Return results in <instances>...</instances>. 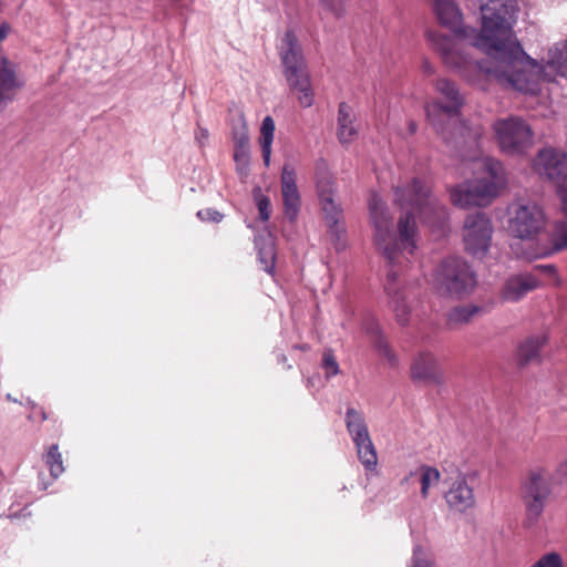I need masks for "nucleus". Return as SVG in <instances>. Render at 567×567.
I'll use <instances>...</instances> for the list:
<instances>
[{"instance_id": "31", "label": "nucleus", "mask_w": 567, "mask_h": 567, "mask_svg": "<svg viewBox=\"0 0 567 567\" xmlns=\"http://www.w3.org/2000/svg\"><path fill=\"white\" fill-rule=\"evenodd\" d=\"M234 161L238 173L247 176L250 165V146L234 147Z\"/></svg>"}, {"instance_id": "35", "label": "nucleus", "mask_w": 567, "mask_h": 567, "mask_svg": "<svg viewBox=\"0 0 567 567\" xmlns=\"http://www.w3.org/2000/svg\"><path fill=\"white\" fill-rule=\"evenodd\" d=\"M298 100V103L301 107L308 109L315 103V93L312 90V84H308L306 86L299 87L296 91H292Z\"/></svg>"}, {"instance_id": "45", "label": "nucleus", "mask_w": 567, "mask_h": 567, "mask_svg": "<svg viewBox=\"0 0 567 567\" xmlns=\"http://www.w3.org/2000/svg\"><path fill=\"white\" fill-rule=\"evenodd\" d=\"M543 269L548 270V271H554V268L551 266H545V267H543Z\"/></svg>"}, {"instance_id": "26", "label": "nucleus", "mask_w": 567, "mask_h": 567, "mask_svg": "<svg viewBox=\"0 0 567 567\" xmlns=\"http://www.w3.org/2000/svg\"><path fill=\"white\" fill-rule=\"evenodd\" d=\"M230 134L234 147L250 146V137L246 118L241 112H238L230 123Z\"/></svg>"}, {"instance_id": "47", "label": "nucleus", "mask_w": 567, "mask_h": 567, "mask_svg": "<svg viewBox=\"0 0 567 567\" xmlns=\"http://www.w3.org/2000/svg\"><path fill=\"white\" fill-rule=\"evenodd\" d=\"M280 361L285 362V361H286V357H285V355H282V357L280 358Z\"/></svg>"}, {"instance_id": "25", "label": "nucleus", "mask_w": 567, "mask_h": 567, "mask_svg": "<svg viewBox=\"0 0 567 567\" xmlns=\"http://www.w3.org/2000/svg\"><path fill=\"white\" fill-rule=\"evenodd\" d=\"M230 134L234 147L250 146V137L246 118L241 112H238L230 123Z\"/></svg>"}, {"instance_id": "14", "label": "nucleus", "mask_w": 567, "mask_h": 567, "mask_svg": "<svg viewBox=\"0 0 567 567\" xmlns=\"http://www.w3.org/2000/svg\"><path fill=\"white\" fill-rule=\"evenodd\" d=\"M410 373L413 381L422 383H437L443 375L437 357L427 351L414 357Z\"/></svg>"}, {"instance_id": "18", "label": "nucleus", "mask_w": 567, "mask_h": 567, "mask_svg": "<svg viewBox=\"0 0 567 567\" xmlns=\"http://www.w3.org/2000/svg\"><path fill=\"white\" fill-rule=\"evenodd\" d=\"M538 285V280L530 274L513 275L504 282L501 299L505 302H516L529 291L536 289Z\"/></svg>"}, {"instance_id": "41", "label": "nucleus", "mask_w": 567, "mask_h": 567, "mask_svg": "<svg viewBox=\"0 0 567 567\" xmlns=\"http://www.w3.org/2000/svg\"><path fill=\"white\" fill-rule=\"evenodd\" d=\"M556 475L559 478L567 480V457L558 464L556 468Z\"/></svg>"}, {"instance_id": "46", "label": "nucleus", "mask_w": 567, "mask_h": 567, "mask_svg": "<svg viewBox=\"0 0 567 567\" xmlns=\"http://www.w3.org/2000/svg\"><path fill=\"white\" fill-rule=\"evenodd\" d=\"M307 349H308V347H307V346H302V347H301V350H303V351H306Z\"/></svg>"}, {"instance_id": "40", "label": "nucleus", "mask_w": 567, "mask_h": 567, "mask_svg": "<svg viewBox=\"0 0 567 567\" xmlns=\"http://www.w3.org/2000/svg\"><path fill=\"white\" fill-rule=\"evenodd\" d=\"M558 195L561 200V208H563L564 213L567 215V185L559 186Z\"/></svg>"}, {"instance_id": "22", "label": "nucleus", "mask_w": 567, "mask_h": 567, "mask_svg": "<svg viewBox=\"0 0 567 567\" xmlns=\"http://www.w3.org/2000/svg\"><path fill=\"white\" fill-rule=\"evenodd\" d=\"M258 259L261 268L269 275H274L276 249L275 241L270 234L259 235L255 239Z\"/></svg>"}, {"instance_id": "13", "label": "nucleus", "mask_w": 567, "mask_h": 567, "mask_svg": "<svg viewBox=\"0 0 567 567\" xmlns=\"http://www.w3.org/2000/svg\"><path fill=\"white\" fill-rule=\"evenodd\" d=\"M280 182L285 215L293 221L300 210L301 197L297 187L296 169L291 164L284 165Z\"/></svg>"}, {"instance_id": "6", "label": "nucleus", "mask_w": 567, "mask_h": 567, "mask_svg": "<svg viewBox=\"0 0 567 567\" xmlns=\"http://www.w3.org/2000/svg\"><path fill=\"white\" fill-rule=\"evenodd\" d=\"M432 284L441 295L462 298L474 290L476 277L466 261L451 257L444 259L437 266L433 274Z\"/></svg>"}, {"instance_id": "20", "label": "nucleus", "mask_w": 567, "mask_h": 567, "mask_svg": "<svg viewBox=\"0 0 567 567\" xmlns=\"http://www.w3.org/2000/svg\"><path fill=\"white\" fill-rule=\"evenodd\" d=\"M338 138L342 144L352 142L358 131L354 125V114L350 105L342 102L338 109Z\"/></svg>"}, {"instance_id": "43", "label": "nucleus", "mask_w": 567, "mask_h": 567, "mask_svg": "<svg viewBox=\"0 0 567 567\" xmlns=\"http://www.w3.org/2000/svg\"><path fill=\"white\" fill-rule=\"evenodd\" d=\"M10 32V25L7 22L0 24V41H3Z\"/></svg>"}, {"instance_id": "11", "label": "nucleus", "mask_w": 567, "mask_h": 567, "mask_svg": "<svg viewBox=\"0 0 567 567\" xmlns=\"http://www.w3.org/2000/svg\"><path fill=\"white\" fill-rule=\"evenodd\" d=\"M317 190L321 208L324 214L328 231L337 245L341 244L344 235L342 223V210L333 200L332 179L330 176H323L317 182Z\"/></svg>"}, {"instance_id": "28", "label": "nucleus", "mask_w": 567, "mask_h": 567, "mask_svg": "<svg viewBox=\"0 0 567 567\" xmlns=\"http://www.w3.org/2000/svg\"><path fill=\"white\" fill-rule=\"evenodd\" d=\"M284 75L291 91H296L299 87L311 84V79L307 64L298 68H290L288 70H284Z\"/></svg>"}, {"instance_id": "34", "label": "nucleus", "mask_w": 567, "mask_h": 567, "mask_svg": "<svg viewBox=\"0 0 567 567\" xmlns=\"http://www.w3.org/2000/svg\"><path fill=\"white\" fill-rule=\"evenodd\" d=\"M322 369L327 379L337 375L340 372L339 364L331 350H324L322 355Z\"/></svg>"}, {"instance_id": "29", "label": "nucleus", "mask_w": 567, "mask_h": 567, "mask_svg": "<svg viewBox=\"0 0 567 567\" xmlns=\"http://www.w3.org/2000/svg\"><path fill=\"white\" fill-rule=\"evenodd\" d=\"M417 474L420 476L421 495L426 498L430 489L439 484L441 474L437 468L429 465L420 466Z\"/></svg>"}, {"instance_id": "3", "label": "nucleus", "mask_w": 567, "mask_h": 567, "mask_svg": "<svg viewBox=\"0 0 567 567\" xmlns=\"http://www.w3.org/2000/svg\"><path fill=\"white\" fill-rule=\"evenodd\" d=\"M508 230L519 241L511 245L519 258L548 257L567 248V223L557 221L547 230L544 209L530 200H518L509 208Z\"/></svg>"}, {"instance_id": "12", "label": "nucleus", "mask_w": 567, "mask_h": 567, "mask_svg": "<svg viewBox=\"0 0 567 567\" xmlns=\"http://www.w3.org/2000/svg\"><path fill=\"white\" fill-rule=\"evenodd\" d=\"M533 167L540 176L559 183L567 179V153L554 148H544L538 152Z\"/></svg>"}, {"instance_id": "32", "label": "nucleus", "mask_w": 567, "mask_h": 567, "mask_svg": "<svg viewBox=\"0 0 567 567\" xmlns=\"http://www.w3.org/2000/svg\"><path fill=\"white\" fill-rule=\"evenodd\" d=\"M411 567H435L432 555L421 546H414Z\"/></svg>"}, {"instance_id": "16", "label": "nucleus", "mask_w": 567, "mask_h": 567, "mask_svg": "<svg viewBox=\"0 0 567 567\" xmlns=\"http://www.w3.org/2000/svg\"><path fill=\"white\" fill-rule=\"evenodd\" d=\"M449 507L458 513H464L475 504V497L472 487L467 484L464 476L458 475L451 483L444 494Z\"/></svg>"}, {"instance_id": "42", "label": "nucleus", "mask_w": 567, "mask_h": 567, "mask_svg": "<svg viewBox=\"0 0 567 567\" xmlns=\"http://www.w3.org/2000/svg\"><path fill=\"white\" fill-rule=\"evenodd\" d=\"M422 72L426 75H432L435 72L434 66L431 64L429 60H423L421 64Z\"/></svg>"}, {"instance_id": "38", "label": "nucleus", "mask_w": 567, "mask_h": 567, "mask_svg": "<svg viewBox=\"0 0 567 567\" xmlns=\"http://www.w3.org/2000/svg\"><path fill=\"white\" fill-rule=\"evenodd\" d=\"M209 132L207 128L198 127L195 132V138L200 146H204L208 142Z\"/></svg>"}, {"instance_id": "15", "label": "nucleus", "mask_w": 567, "mask_h": 567, "mask_svg": "<svg viewBox=\"0 0 567 567\" xmlns=\"http://www.w3.org/2000/svg\"><path fill=\"white\" fill-rule=\"evenodd\" d=\"M385 291L398 323L405 326L410 319V307L406 303L404 287L398 282V276L394 271H390L386 276Z\"/></svg>"}, {"instance_id": "24", "label": "nucleus", "mask_w": 567, "mask_h": 567, "mask_svg": "<svg viewBox=\"0 0 567 567\" xmlns=\"http://www.w3.org/2000/svg\"><path fill=\"white\" fill-rule=\"evenodd\" d=\"M368 333L373 338V344L379 355L384 358L390 365L394 367L398 364V357L389 346L385 338L382 336L380 328L377 323H372L371 327H365Z\"/></svg>"}, {"instance_id": "5", "label": "nucleus", "mask_w": 567, "mask_h": 567, "mask_svg": "<svg viewBox=\"0 0 567 567\" xmlns=\"http://www.w3.org/2000/svg\"><path fill=\"white\" fill-rule=\"evenodd\" d=\"M473 178L453 187L450 192L452 203L461 208L484 206L496 198L506 184L502 164L489 157H480L473 162Z\"/></svg>"}, {"instance_id": "23", "label": "nucleus", "mask_w": 567, "mask_h": 567, "mask_svg": "<svg viewBox=\"0 0 567 567\" xmlns=\"http://www.w3.org/2000/svg\"><path fill=\"white\" fill-rule=\"evenodd\" d=\"M276 124L270 115L264 117L260 126L259 145L261 150L262 161L266 167L270 165L272 142L275 137Z\"/></svg>"}, {"instance_id": "10", "label": "nucleus", "mask_w": 567, "mask_h": 567, "mask_svg": "<svg viewBox=\"0 0 567 567\" xmlns=\"http://www.w3.org/2000/svg\"><path fill=\"white\" fill-rule=\"evenodd\" d=\"M493 225L484 213L471 214L466 217L462 238L465 250L474 257H484L492 244Z\"/></svg>"}, {"instance_id": "30", "label": "nucleus", "mask_w": 567, "mask_h": 567, "mask_svg": "<svg viewBox=\"0 0 567 567\" xmlns=\"http://www.w3.org/2000/svg\"><path fill=\"white\" fill-rule=\"evenodd\" d=\"M44 462L53 478H58L64 472L62 455L56 444H53L49 449L48 453L44 455Z\"/></svg>"}, {"instance_id": "39", "label": "nucleus", "mask_w": 567, "mask_h": 567, "mask_svg": "<svg viewBox=\"0 0 567 567\" xmlns=\"http://www.w3.org/2000/svg\"><path fill=\"white\" fill-rule=\"evenodd\" d=\"M322 6L339 13L342 9L343 0H320Z\"/></svg>"}, {"instance_id": "9", "label": "nucleus", "mask_w": 567, "mask_h": 567, "mask_svg": "<svg viewBox=\"0 0 567 567\" xmlns=\"http://www.w3.org/2000/svg\"><path fill=\"white\" fill-rule=\"evenodd\" d=\"M493 130L499 147L506 153L520 154L533 145L532 128L519 117L498 120Z\"/></svg>"}, {"instance_id": "36", "label": "nucleus", "mask_w": 567, "mask_h": 567, "mask_svg": "<svg viewBox=\"0 0 567 567\" xmlns=\"http://www.w3.org/2000/svg\"><path fill=\"white\" fill-rule=\"evenodd\" d=\"M257 207L259 210V217L261 220L267 221L270 217V200L268 197L258 194L256 196Z\"/></svg>"}, {"instance_id": "1", "label": "nucleus", "mask_w": 567, "mask_h": 567, "mask_svg": "<svg viewBox=\"0 0 567 567\" xmlns=\"http://www.w3.org/2000/svg\"><path fill=\"white\" fill-rule=\"evenodd\" d=\"M481 30L463 25V13L454 0H435L439 22L453 31L446 35L429 31L426 38L446 68L465 82L485 90L493 79L505 87L535 95L542 82L567 79V39L555 43L545 64L523 49L513 25L518 11L516 0H478Z\"/></svg>"}, {"instance_id": "4", "label": "nucleus", "mask_w": 567, "mask_h": 567, "mask_svg": "<svg viewBox=\"0 0 567 567\" xmlns=\"http://www.w3.org/2000/svg\"><path fill=\"white\" fill-rule=\"evenodd\" d=\"M435 92L444 99V102L433 101L424 105L427 121L435 132L446 142L462 138L476 140L482 134V127H468L461 122L458 115L464 105V96L455 82L447 78H440L434 82Z\"/></svg>"}, {"instance_id": "37", "label": "nucleus", "mask_w": 567, "mask_h": 567, "mask_svg": "<svg viewBox=\"0 0 567 567\" xmlns=\"http://www.w3.org/2000/svg\"><path fill=\"white\" fill-rule=\"evenodd\" d=\"M197 217L203 221L220 223L224 215L216 209L206 208L197 213Z\"/></svg>"}, {"instance_id": "17", "label": "nucleus", "mask_w": 567, "mask_h": 567, "mask_svg": "<svg viewBox=\"0 0 567 567\" xmlns=\"http://www.w3.org/2000/svg\"><path fill=\"white\" fill-rule=\"evenodd\" d=\"M23 85L24 81L17 73L14 64L7 58H2L0 63V104L8 105L13 102Z\"/></svg>"}, {"instance_id": "44", "label": "nucleus", "mask_w": 567, "mask_h": 567, "mask_svg": "<svg viewBox=\"0 0 567 567\" xmlns=\"http://www.w3.org/2000/svg\"><path fill=\"white\" fill-rule=\"evenodd\" d=\"M410 131L414 133L416 131V124L413 122L410 124Z\"/></svg>"}, {"instance_id": "7", "label": "nucleus", "mask_w": 567, "mask_h": 567, "mask_svg": "<svg viewBox=\"0 0 567 567\" xmlns=\"http://www.w3.org/2000/svg\"><path fill=\"white\" fill-rule=\"evenodd\" d=\"M522 488L527 516L535 522L542 515L551 494V473L543 466L532 468Z\"/></svg>"}, {"instance_id": "27", "label": "nucleus", "mask_w": 567, "mask_h": 567, "mask_svg": "<svg viewBox=\"0 0 567 567\" xmlns=\"http://www.w3.org/2000/svg\"><path fill=\"white\" fill-rule=\"evenodd\" d=\"M481 311L482 308L475 305L455 307L447 313V323L450 327L466 324Z\"/></svg>"}, {"instance_id": "19", "label": "nucleus", "mask_w": 567, "mask_h": 567, "mask_svg": "<svg viewBox=\"0 0 567 567\" xmlns=\"http://www.w3.org/2000/svg\"><path fill=\"white\" fill-rule=\"evenodd\" d=\"M279 55L284 70L306 65L301 45L292 31H287L281 38Z\"/></svg>"}, {"instance_id": "8", "label": "nucleus", "mask_w": 567, "mask_h": 567, "mask_svg": "<svg viewBox=\"0 0 567 567\" xmlns=\"http://www.w3.org/2000/svg\"><path fill=\"white\" fill-rule=\"evenodd\" d=\"M344 422L347 431L354 444L357 455L367 472H375L378 466V454L371 440L364 415L349 408L346 411Z\"/></svg>"}, {"instance_id": "2", "label": "nucleus", "mask_w": 567, "mask_h": 567, "mask_svg": "<svg viewBox=\"0 0 567 567\" xmlns=\"http://www.w3.org/2000/svg\"><path fill=\"white\" fill-rule=\"evenodd\" d=\"M394 203L402 209L396 233L392 230V217L379 194L371 193L369 198L373 240L390 262L400 255L412 256L417 249L415 215L433 228H444L447 216L445 207L432 195L431 186L420 178L396 186Z\"/></svg>"}, {"instance_id": "33", "label": "nucleus", "mask_w": 567, "mask_h": 567, "mask_svg": "<svg viewBox=\"0 0 567 567\" xmlns=\"http://www.w3.org/2000/svg\"><path fill=\"white\" fill-rule=\"evenodd\" d=\"M529 567H564V560L559 553L549 551L540 556Z\"/></svg>"}, {"instance_id": "21", "label": "nucleus", "mask_w": 567, "mask_h": 567, "mask_svg": "<svg viewBox=\"0 0 567 567\" xmlns=\"http://www.w3.org/2000/svg\"><path fill=\"white\" fill-rule=\"evenodd\" d=\"M547 342L545 334L532 336L522 341L516 350V359L520 364H527L539 358L540 350Z\"/></svg>"}]
</instances>
